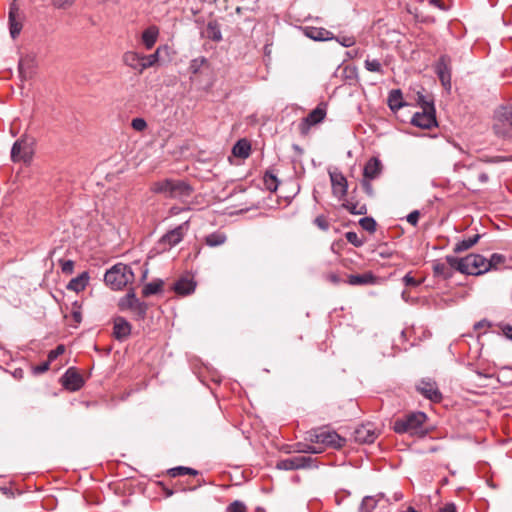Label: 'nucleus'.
Listing matches in <instances>:
<instances>
[{"label": "nucleus", "instance_id": "56", "mask_svg": "<svg viewBox=\"0 0 512 512\" xmlns=\"http://www.w3.org/2000/svg\"><path fill=\"white\" fill-rule=\"evenodd\" d=\"M315 223H316V224H317V226H318L319 228H321L322 230H327V229H328V227H329V225H328L327 221H326V220H325V218H323V217H317V218L315 219Z\"/></svg>", "mask_w": 512, "mask_h": 512}, {"label": "nucleus", "instance_id": "50", "mask_svg": "<svg viewBox=\"0 0 512 512\" xmlns=\"http://www.w3.org/2000/svg\"><path fill=\"white\" fill-rule=\"evenodd\" d=\"M335 39L343 47H351L355 44V40L353 37L345 36V37H340V38H335Z\"/></svg>", "mask_w": 512, "mask_h": 512}, {"label": "nucleus", "instance_id": "30", "mask_svg": "<svg viewBox=\"0 0 512 512\" xmlns=\"http://www.w3.org/2000/svg\"><path fill=\"white\" fill-rule=\"evenodd\" d=\"M380 498L382 495L364 497L360 505V512H372Z\"/></svg>", "mask_w": 512, "mask_h": 512}, {"label": "nucleus", "instance_id": "54", "mask_svg": "<svg viewBox=\"0 0 512 512\" xmlns=\"http://www.w3.org/2000/svg\"><path fill=\"white\" fill-rule=\"evenodd\" d=\"M403 282L407 286H418L420 284V282L415 280L410 274H406L403 277Z\"/></svg>", "mask_w": 512, "mask_h": 512}, {"label": "nucleus", "instance_id": "27", "mask_svg": "<svg viewBox=\"0 0 512 512\" xmlns=\"http://www.w3.org/2000/svg\"><path fill=\"white\" fill-rule=\"evenodd\" d=\"M205 35L212 41L220 42L222 40V33L219 23L217 21L208 22Z\"/></svg>", "mask_w": 512, "mask_h": 512}, {"label": "nucleus", "instance_id": "4", "mask_svg": "<svg viewBox=\"0 0 512 512\" xmlns=\"http://www.w3.org/2000/svg\"><path fill=\"white\" fill-rule=\"evenodd\" d=\"M134 280V273L126 264L118 263L110 268L104 276V281L112 290H121Z\"/></svg>", "mask_w": 512, "mask_h": 512}, {"label": "nucleus", "instance_id": "32", "mask_svg": "<svg viewBox=\"0 0 512 512\" xmlns=\"http://www.w3.org/2000/svg\"><path fill=\"white\" fill-rule=\"evenodd\" d=\"M162 287H163V281L162 280H155V281H152L150 283H147L143 287L142 293H143V295L145 297H148V296H151V295L159 293L162 290Z\"/></svg>", "mask_w": 512, "mask_h": 512}, {"label": "nucleus", "instance_id": "25", "mask_svg": "<svg viewBox=\"0 0 512 512\" xmlns=\"http://www.w3.org/2000/svg\"><path fill=\"white\" fill-rule=\"evenodd\" d=\"M89 274L88 272H83L79 276L71 279L67 285V289L74 292L83 291L89 282Z\"/></svg>", "mask_w": 512, "mask_h": 512}, {"label": "nucleus", "instance_id": "58", "mask_svg": "<svg viewBox=\"0 0 512 512\" xmlns=\"http://www.w3.org/2000/svg\"><path fill=\"white\" fill-rule=\"evenodd\" d=\"M501 329L505 337L512 340V326L509 324H505L501 327Z\"/></svg>", "mask_w": 512, "mask_h": 512}, {"label": "nucleus", "instance_id": "52", "mask_svg": "<svg viewBox=\"0 0 512 512\" xmlns=\"http://www.w3.org/2000/svg\"><path fill=\"white\" fill-rule=\"evenodd\" d=\"M419 216H420V214H419V212H418L417 210L412 211L411 213H409V214L407 215V221H408L411 225L416 226V225H417V223H418V220H419Z\"/></svg>", "mask_w": 512, "mask_h": 512}, {"label": "nucleus", "instance_id": "44", "mask_svg": "<svg viewBox=\"0 0 512 512\" xmlns=\"http://www.w3.org/2000/svg\"><path fill=\"white\" fill-rule=\"evenodd\" d=\"M246 506L241 501L232 502L226 509V512H246Z\"/></svg>", "mask_w": 512, "mask_h": 512}, {"label": "nucleus", "instance_id": "7", "mask_svg": "<svg viewBox=\"0 0 512 512\" xmlns=\"http://www.w3.org/2000/svg\"><path fill=\"white\" fill-rule=\"evenodd\" d=\"M25 18L24 12L18 6L16 0H13L8 12L9 33L12 39H16L20 35Z\"/></svg>", "mask_w": 512, "mask_h": 512}, {"label": "nucleus", "instance_id": "14", "mask_svg": "<svg viewBox=\"0 0 512 512\" xmlns=\"http://www.w3.org/2000/svg\"><path fill=\"white\" fill-rule=\"evenodd\" d=\"M417 390L426 398L431 401L439 402L442 398V395L436 385V383L432 380H422L418 386Z\"/></svg>", "mask_w": 512, "mask_h": 512}, {"label": "nucleus", "instance_id": "13", "mask_svg": "<svg viewBox=\"0 0 512 512\" xmlns=\"http://www.w3.org/2000/svg\"><path fill=\"white\" fill-rule=\"evenodd\" d=\"M376 438L377 432L371 423L363 424L354 431V439L358 443H373Z\"/></svg>", "mask_w": 512, "mask_h": 512}, {"label": "nucleus", "instance_id": "49", "mask_svg": "<svg viewBox=\"0 0 512 512\" xmlns=\"http://www.w3.org/2000/svg\"><path fill=\"white\" fill-rule=\"evenodd\" d=\"M62 272L65 274H71L74 269V262L72 260H65L61 262Z\"/></svg>", "mask_w": 512, "mask_h": 512}, {"label": "nucleus", "instance_id": "11", "mask_svg": "<svg viewBox=\"0 0 512 512\" xmlns=\"http://www.w3.org/2000/svg\"><path fill=\"white\" fill-rule=\"evenodd\" d=\"M412 124L423 129H430L436 126L435 109L422 110V112L415 113L412 117Z\"/></svg>", "mask_w": 512, "mask_h": 512}, {"label": "nucleus", "instance_id": "51", "mask_svg": "<svg viewBox=\"0 0 512 512\" xmlns=\"http://www.w3.org/2000/svg\"><path fill=\"white\" fill-rule=\"evenodd\" d=\"M276 468H277V469H279V470H285V471L292 470V469H291L290 459H289V458H287V459L279 460V461L276 463Z\"/></svg>", "mask_w": 512, "mask_h": 512}, {"label": "nucleus", "instance_id": "39", "mask_svg": "<svg viewBox=\"0 0 512 512\" xmlns=\"http://www.w3.org/2000/svg\"><path fill=\"white\" fill-rule=\"evenodd\" d=\"M365 68L370 72L383 73V67L377 59H366L364 62Z\"/></svg>", "mask_w": 512, "mask_h": 512}, {"label": "nucleus", "instance_id": "61", "mask_svg": "<svg viewBox=\"0 0 512 512\" xmlns=\"http://www.w3.org/2000/svg\"><path fill=\"white\" fill-rule=\"evenodd\" d=\"M438 512H457L454 504H447L441 508Z\"/></svg>", "mask_w": 512, "mask_h": 512}, {"label": "nucleus", "instance_id": "33", "mask_svg": "<svg viewBox=\"0 0 512 512\" xmlns=\"http://www.w3.org/2000/svg\"><path fill=\"white\" fill-rule=\"evenodd\" d=\"M505 256L499 253L491 255L490 259H486L487 272L497 269L500 265L504 264Z\"/></svg>", "mask_w": 512, "mask_h": 512}, {"label": "nucleus", "instance_id": "15", "mask_svg": "<svg viewBox=\"0 0 512 512\" xmlns=\"http://www.w3.org/2000/svg\"><path fill=\"white\" fill-rule=\"evenodd\" d=\"M334 195L343 197L347 193V180L341 172L332 171L329 173Z\"/></svg>", "mask_w": 512, "mask_h": 512}, {"label": "nucleus", "instance_id": "31", "mask_svg": "<svg viewBox=\"0 0 512 512\" xmlns=\"http://www.w3.org/2000/svg\"><path fill=\"white\" fill-rule=\"evenodd\" d=\"M289 459L292 470L310 467L312 463V458L307 456H294Z\"/></svg>", "mask_w": 512, "mask_h": 512}, {"label": "nucleus", "instance_id": "34", "mask_svg": "<svg viewBox=\"0 0 512 512\" xmlns=\"http://www.w3.org/2000/svg\"><path fill=\"white\" fill-rule=\"evenodd\" d=\"M452 268L448 267L445 263L436 262L433 264V271L436 276H441L445 279L452 276Z\"/></svg>", "mask_w": 512, "mask_h": 512}, {"label": "nucleus", "instance_id": "57", "mask_svg": "<svg viewBox=\"0 0 512 512\" xmlns=\"http://www.w3.org/2000/svg\"><path fill=\"white\" fill-rule=\"evenodd\" d=\"M49 368V362H45L41 365H38L36 367H34V373L35 374H41V373H44L45 371H47Z\"/></svg>", "mask_w": 512, "mask_h": 512}, {"label": "nucleus", "instance_id": "21", "mask_svg": "<svg viewBox=\"0 0 512 512\" xmlns=\"http://www.w3.org/2000/svg\"><path fill=\"white\" fill-rule=\"evenodd\" d=\"M131 333V325L122 317L114 320V336L118 340L127 338Z\"/></svg>", "mask_w": 512, "mask_h": 512}, {"label": "nucleus", "instance_id": "53", "mask_svg": "<svg viewBox=\"0 0 512 512\" xmlns=\"http://www.w3.org/2000/svg\"><path fill=\"white\" fill-rule=\"evenodd\" d=\"M170 50H171L170 46L167 45V44H164V45L158 46L155 51L158 53L160 58H162L163 55H167L168 56L169 53H170Z\"/></svg>", "mask_w": 512, "mask_h": 512}, {"label": "nucleus", "instance_id": "36", "mask_svg": "<svg viewBox=\"0 0 512 512\" xmlns=\"http://www.w3.org/2000/svg\"><path fill=\"white\" fill-rule=\"evenodd\" d=\"M142 60H143L144 70H146L148 68H152V67L158 65L161 61V58L158 55V53L156 51H154V53L149 54V55L142 54Z\"/></svg>", "mask_w": 512, "mask_h": 512}, {"label": "nucleus", "instance_id": "63", "mask_svg": "<svg viewBox=\"0 0 512 512\" xmlns=\"http://www.w3.org/2000/svg\"><path fill=\"white\" fill-rule=\"evenodd\" d=\"M478 180H479V182H481V183H483V184H484V183H487V182H488V180H489V176H488V174H487V173L482 172V173H480V174H479V176H478Z\"/></svg>", "mask_w": 512, "mask_h": 512}, {"label": "nucleus", "instance_id": "8", "mask_svg": "<svg viewBox=\"0 0 512 512\" xmlns=\"http://www.w3.org/2000/svg\"><path fill=\"white\" fill-rule=\"evenodd\" d=\"M32 154V142L25 136L17 140L11 149V159L13 162H29L32 158Z\"/></svg>", "mask_w": 512, "mask_h": 512}, {"label": "nucleus", "instance_id": "45", "mask_svg": "<svg viewBox=\"0 0 512 512\" xmlns=\"http://www.w3.org/2000/svg\"><path fill=\"white\" fill-rule=\"evenodd\" d=\"M76 0H51L52 5L58 9H66L71 7Z\"/></svg>", "mask_w": 512, "mask_h": 512}, {"label": "nucleus", "instance_id": "28", "mask_svg": "<svg viewBox=\"0 0 512 512\" xmlns=\"http://www.w3.org/2000/svg\"><path fill=\"white\" fill-rule=\"evenodd\" d=\"M250 151L251 145L249 141H247L246 139H241L237 141L232 149V152L236 157L243 159L247 158L250 155Z\"/></svg>", "mask_w": 512, "mask_h": 512}, {"label": "nucleus", "instance_id": "12", "mask_svg": "<svg viewBox=\"0 0 512 512\" xmlns=\"http://www.w3.org/2000/svg\"><path fill=\"white\" fill-rule=\"evenodd\" d=\"M188 225H189L188 221H185L184 223L180 224L175 229H173V230L169 231L168 233H166L161 238V242L164 245H168L169 248L177 245L178 243L181 242V240L183 239L185 233L187 232Z\"/></svg>", "mask_w": 512, "mask_h": 512}, {"label": "nucleus", "instance_id": "38", "mask_svg": "<svg viewBox=\"0 0 512 512\" xmlns=\"http://www.w3.org/2000/svg\"><path fill=\"white\" fill-rule=\"evenodd\" d=\"M343 206L352 214L362 215L366 213L365 205H360L352 201H347Z\"/></svg>", "mask_w": 512, "mask_h": 512}, {"label": "nucleus", "instance_id": "55", "mask_svg": "<svg viewBox=\"0 0 512 512\" xmlns=\"http://www.w3.org/2000/svg\"><path fill=\"white\" fill-rule=\"evenodd\" d=\"M325 278L327 281L333 283V284H339L341 282V278L336 273H328L325 275Z\"/></svg>", "mask_w": 512, "mask_h": 512}, {"label": "nucleus", "instance_id": "37", "mask_svg": "<svg viewBox=\"0 0 512 512\" xmlns=\"http://www.w3.org/2000/svg\"><path fill=\"white\" fill-rule=\"evenodd\" d=\"M417 103L420 105L422 110H433L434 104L433 99L430 96H425L424 94L418 92L417 93Z\"/></svg>", "mask_w": 512, "mask_h": 512}, {"label": "nucleus", "instance_id": "43", "mask_svg": "<svg viewBox=\"0 0 512 512\" xmlns=\"http://www.w3.org/2000/svg\"><path fill=\"white\" fill-rule=\"evenodd\" d=\"M264 181L267 189L270 191H275L277 189V178L273 174H265Z\"/></svg>", "mask_w": 512, "mask_h": 512}, {"label": "nucleus", "instance_id": "19", "mask_svg": "<svg viewBox=\"0 0 512 512\" xmlns=\"http://www.w3.org/2000/svg\"><path fill=\"white\" fill-rule=\"evenodd\" d=\"M160 35V30L156 25L148 26L141 34V41L147 50H150L156 44Z\"/></svg>", "mask_w": 512, "mask_h": 512}, {"label": "nucleus", "instance_id": "24", "mask_svg": "<svg viewBox=\"0 0 512 512\" xmlns=\"http://www.w3.org/2000/svg\"><path fill=\"white\" fill-rule=\"evenodd\" d=\"M195 282L188 277L180 278L174 284V291L179 295H188L195 290Z\"/></svg>", "mask_w": 512, "mask_h": 512}, {"label": "nucleus", "instance_id": "23", "mask_svg": "<svg viewBox=\"0 0 512 512\" xmlns=\"http://www.w3.org/2000/svg\"><path fill=\"white\" fill-rule=\"evenodd\" d=\"M381 162L377 158L370 159L364 167V178L367 180H373L377 178L381 173Z\"/></svg>", "mask_w": 512, "mask_h": 512}, {"label": "nucleus", "instance_id": "29", "mask_svg": "<svg viewBox=\"0 0 512 512\" xmlns=\"http://www.w3.org/2000/svg\"><path fill=\"white\" fill-rule=\"evenodd\" d=\"M480 237H481L480 234H475L471 237H468L466 239L459 241L454 246V252L461 253V252H464V251L470 249L479 241Z\"/></svg>", "mask_w": 512, "mask_h": 512}, {"label": "nucleus", "instance_id": "59", "mask_svg": "<svg viewBox=\"0 0 512 512\" xmlns=\"http://www.w3.org/2000/svg\"><path fill=\"white\" fill-rule=\"evenodd\" d=\"M363 188L368 195H373L372 184L369 182V180L365 179V181L363 182Z\"/></svg>", "mask_w": 512, "mask_h": 512}, {"label": "nucleus", "instance_id": "16", "mask_svg": "<svg viewBox=\"0 0 512 512\" xmlns=\"http://www.w3.org/2000/svg\"><path fill=\"white\" fill-rule=\"evenodd\" d=\"M304 35L314 41H329L334 39L331 31L322 27L307 26L303 29Z\"/></svg>", "mask_w": 512, "mask_h": 512}, {"label": "nucleus", "instance_id": "35", "mask_svg": "<svg viewBox=\"0 0 512 512\" xmlns=\"http://www.w3.org/2000/svg\"><path fill=\"white\" fill-rule=\"evenodd\" d=\"M226 241V236L225 234L223 233H212V234H209L206 238H205V242L208 246L210 247H216V246H219V245H222L224 244Z\"/></svg>", "mask_w": 512, "mask_h": 512}, {"label": "nucleus", "instance_id": "18", "mask_svg": "<svg viewBox=\"0 0 512 512\" xmlns=\"http://www.w3.org/2000/svg\"><path fill=\"white\" fill-rule=\"evenodd\" d=\"M123 63L138 73H143L144 66L142 54L136 51H127L122 56Z\"/></svg>", "mask_w": 512, "mask_h": 512}, {"label": "nucleus", "instance_id": "22", "mask_svg": "<svg viewBox=\"0 0 512 512\" xmlns=\"http://www.w3.org/2000/svg\"><path fill=\"white\" fill-rule=\"evenodd\" d=\"M347 282L352 286H362L375 284L376 277L372 272H365L363 274L349 275Z\"/></svg>", "mask_w": 512, "mask_h": 512}, {"label": "nucleus", "instance_id": "6", "mask_svg": "<svg viewBox=\"0 0 512 512\" xmlns=\"http://www.w3.org/2000/svg\"><path fill=\"white\" fill-rule=\"evenodd\" d=\"M494 132L504 138H512V107L504 106L494 114Z\"/></svg>", "mask_w": 512, "mask_h": 512}, {"label": "nucleus", "instance_id": "20", "mask_svg": "<svg viewBox=\"0 0 512 512\" xmlns=\"http://www.w3.org/2000/svg\"><path fill=\"white\" fill-rule=\"evenodd\" d=\"M436 72L442 85L449 89L451 86V75L445 57H441L436 65Z\"/></svg>", "mask_w": 512, "mask_h": 512}, {"label": "nucleus", "instance_id": "40", "mask_svg": "<svg viewBox=\"0 0 512 512\" xmlns=\"http://www.w3.org/2000/svg\"><path fill=\"white\" fill-rule=\"evenodd\" d=\"M170 474L171 476L173 477H176V476H180V475H186V474H190V475H197L198 472L192 468H189V467H183V466H179V467H175V468H172L170 470Z\"/></svg>", "mask_w": 512, "mask_h": 512}, {"label": "nucleus", "instance_id": "41", "mask_svg": "<svg viewBox=\"0 0 512 512\" xmlns=\"http://www.w3.org/2000/svg\"><path fill=\"white\" fill-rule=\"evenodd\" d=\"M359 224L360 226L368 231V232H374L376 230V222L373 218L371 217H364V218H361L360 221H359Z\"/></svg>", "mask_w": 512, "mask_h": 512}, {"label": "nucleus", "instance_id": "48", "mask_svg": "<svg viewBox=\"0 0 512 512\" xmlns=\"http://www.w3.org/2000/svg\"><path fill=\"white\" fill-rule=\"evenodd\" d=\"M65 351V347L63 345H59L56 349L51 350L48 354L49 361L55 360L59 355L63 354Z\"/></svg>", "mask_w": 512, "mask_h": 512}, {"label": "nucleus", "instance_id": "3", "mask_svg": "<svg viewBox=\"0 0 512 512\" xmlns=\"http://www.w3.org/2000/svg\"><path fill=\"white\" fill-rule=\"evenodd\" d=\"M151 191L165 197L184 200L191 196L192 187L183 180L163 179L152 183Z\"/></svg>", "mask_w": 512, "mask_h": 512}, {"label": "nucleus", "instance_id": "62", "mask_svg": "<svg viewBox=\"0 0 512 512\" xmlns=\"http://www.w3.org/2000/svg\"><path fill=\"white\" fill-rule=\"evenodd\" d=\"M28 61H32V59L24 58L19 61V71L21 74L25 71V66Z\"/></svg>", "mask_w": 512, "mask_h": 512}, {"label": "nucleus", "instance_id": "42", "mask_svg": "<svg viewBox=\"0 0 512 512\" xmlns=\"http://www.w3.org/2000/svg\"><path fill=\"white\" fill-rule=\"evenodd\" d=\"M346 239L349 243L353 244L356 247H360L363 245V240L358 236L356 232L349 231L346 233Z\"/></svg>", "mask_w": 512, "mask_h": 512}, {"label": "nucleus", "instance_id": "47", "mask_svg": "<svg viewBox=\"0 0 512 512\" xmlns=\"http://www.w3.org/2000/svg\"><path fill=\"white\" fill-rule=\"evenodd\" d=\"M131 126L136 131H143L147 127V123L143 118H134L131 122Z\"/></svg>", "mask_w": 512, "mask_h": 512}, {"label": "nucleus", "instance_id": "26", "mask_svg": "<svg viewBox=\"0 0 512 512\" xmlns=\"http://www.w3.org/2000/svg\"><path fill=\"white\" fill-rule=\"evenodd\" d=\"M388 106L392 111H398L405 106L401 90L394 89L390 91L388 96Z\"/></svg>", "mask_w": 512, "mask_h": 512}, {"label": "nucleus", "instance_id": "1", "mask_svg": "<svg viewBox=\"0 0 512 512\" xmlns=\"http://www.w3.org/2000/svg\"><path fill=\"white\" fill-rule=\"evenodd\" d=\"M307 439L318 446L303 444L298 448L297 451L303 453L318 454L327 447L339 448L345 441L344 438L339 436L335 431H330L327 429L311 431L308 433Z\"/></svg>", "mask_w": 512, "mask_h": 512}, {"label": "nucleus", "instance_id": "5", "mask_svg": "<svg viewBox=\"0 0 512 512\" xmlns=\"http://www.w3.org/2000/svg\"><path fill=\"white\" fill-rule=\"evenodd\" d=\"M426 418V414L423 412L411 413L394 422V431L396 433H409L410 435H416L422 432V425L426 421Z\"/></svg>", "mask_w": 512, "mask_h": 512}, {"label": "nucleus", "instance_id": "10", "mask_svg": "<svg viewBox=\"0 0 512 512\" xmlns=\"http://www.w3.org/2000/svg\"><path fill=\"white\" fill-rule=\"evenodd\" d=\"M119 308L121 310H133L141 316H144L147 310L146 304L140 302L133 291L128 292L120 299Z\"/></svg>", "mask_w": 512, "mask_h": 512}, {"label": "nucleus", "instance_id": "17", "mask_svg": "<svg viewBox=\"0 0 512 512\" xmlns=\"http://www.w3.org/2000/svg\"><path fill=\"white\" fill-rule=\"evenodd\" d=\"M63 385L71 391H76L82 387L83 378L75 369L69 368L63 376Z\"/></svg>", "mask_w": 512, "mask_h": 512}, {"label": "nucleus", "instance_id": "46", "mask_svg": "<svg viewBox=\"0 0 512 512\" xmlns=\"http://www.w3.org/2000/svg\"><path fill=\"white\" fill-rule=\"evenodd\" d=\"M428 2L442 11H447L450 8L449 0H428Z\"/></svg>", "mask_w": 512, "mask_h": 512}, {"label": "nucleus", "instance_id": "64", "mask_svg": "<svg viewBox=\"0 0 512 512\" xmlns=\"http://www.w3.org/2000/svg\"><path fill=\"white\" fill-rule=\"evenodd\" d=\"M97 3L105 5V4H116L118 0H96Z\"/></svg>", "mask_w": 512, "mask_h": 512}, {"label": "nucleus", "instance_id": "9", "mask_svg": "<svg viewBox=\"0 0 512 512\" xmlns=\"http://www.w3.org/2000/svg\"><path fill=\"white\" fill-rule=\"evenodd\" d=\"M326 116V110L320 106L312 110L299 124V131L302 135H307L312 126L322 122Z\"/></svg>", "mask_w": 512, "mask_h": 512}, {"label": "nucleus", "instance_id": "60", "mask_svg": "<svg viewBox=\"0 0 512 512\" xmlns=\"http://www.w3.org/2000/svg\"><path fill=\"white\" fill-rule=\"evenodd\" d=\"M72 317H73V319H74V321H75L76 323H80V322H81V320H82V315H81V312H80L79 308L74 309V310L72 311Z\"/></svg>", "mask_w": 512, "mask_h": 512}, {"label": "nucleus", "instance_id": "2", "mask_svg": "<svg viewBox=\"0 0 512 512\" xmlns=\"http://www.w3.org/2000/svg\"><path fill=\"white\" fill-rule=\"evenodd\" d=\"M446 262L449 267L462 274L478 276L487 272L486 258L480 254H469L462 258L448 255Z\"/></svg>", "mask_w": 512, "mask_h": 512}]
</instances>
